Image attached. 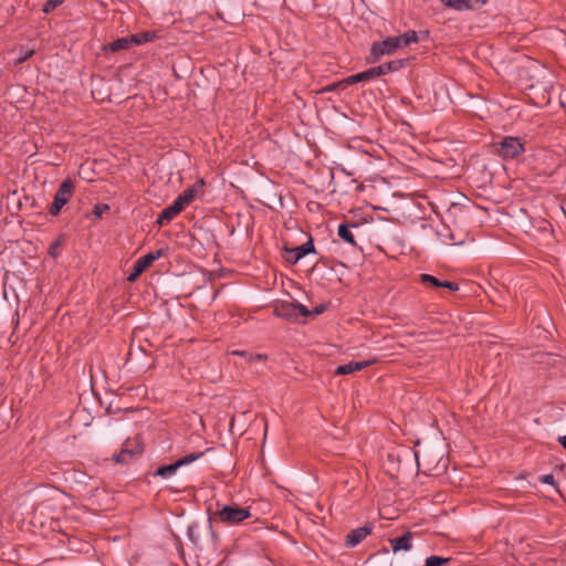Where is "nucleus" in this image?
<instances>
[{
  "instance_id": "1",
  "label": "nucleus",
  "mask_w": 566,
  "mask_h": 566,
  "mask_svg": "<svg viewBox=\"0 0 566 566\" xmlns=\"http://www.w3.org/2000/svg\"><path fill=\"white\" fill-rule=\"evenodd\" d=\"M418 41V35L415 31H408L399 36H390L380 42H375L370 50V62L378 61L382 55L392 54L398 49L408 46Z\"/></svg>"
},
{
  "instance_id": "2",
  "label": "nucleus",
  "mask_w": 566,
  "mask_h": 566,
  "mask_svg": "<svg viewBox=\"0 0 566 566\" xmlns=\"http://www.w3.org/2000/svg\"><path fill=\"white\" fill-rule=\"evenodd\" d=\"M216 516L224 524L234 525L251 517V512L249 509L240 507L235 504L223 505L216 512Z\"/></svg>"
},
{
  "instance_id": "3",
  "label": "nucleus",
  "mask_w": 566,
  "mask_h": 566,
  "mask_svg": "<svg viewBox=\"0 0 566 566\" xmlns=\"http://www.w3.org/2000/svg\"><path fill=\"white\" fill-rule=\"evenodd\" d=\"M74 193V184L67 178L62 181L59 189L55 192L53 202L49 208V213L51 216H57L62 208L69 202Z\"/></svg>"
},
{
  "instance_id": "4",
  "label": "nucleus",
  "mask_w": 566,
  "mask_h": 566,
  "mask_svg": "<svg viewBox=\"0 0 566 566\" xmlns=\"http://www.w3.org/2000/svg\"><path fill=\"white\" fill-rule=\"evenodd\" d=\"M274 314L286 319H296L298 315L310 316V311L302 304L280 302L274 305Z\"/></svg>"
},
{
  "instance_id": "5",
  "label": "nucleus",
  "mask_w": 566,
  "mask_h": 566,
  "mask_svg": "<svg viewBox=\"0 0 566 566\" xmlns=\"http://www.w3.org/2000/svg\"><path fill=\"white\" fill-rule=\"evenodd\" d=\"M496 150L503 158H515L524 153V144L517 137H504L496 145Z\"/></svg>"
},
{
  "instance_id": "6",
  "label": "nucleus",
  "mask_w": 566,
  "mask_h": 566,
  "mask_svg": "<svg viewBox=\"0 0 566 566\" xmlns=\"http://www.w3.org/2000/svg\"><path fill=\"white\" fill-rule=\"evenodd\" d=\"M202 455H203L202 452H195V453H190L188 455L180 458L179 460L175 461L171 464L161 465L154 472V476H160L164 479H168V478L172 476L179 468L195 462Z\"/></svg>"
},
{
  "instance_id": "7",
  "label": "nucleus",
  "mask_w": 566,
  "mask_h": 566,
  "mask_svg": "<svg viewBox=\"0 0 566 566\" xmlns=\"http://www.w3.org/2000/svg\"><path fill=\"white\" fill-rule=\"evenodd\" d=\"M164 255L163 250L151 251L143 256H140L133 265L132 272L129 273L127 280L129 282H134L137 277L149 268L156 260Z\"/></svg>"
},
{
  "instance_id": "8",
  "label": "nucleus",
  "mask_w": 566,
  "mask_h": 566,
  "mask_svg": "<svg viewBox=\"0 0 566 566\" xmlns=\"http://www.w3.org/2000/svg\"><path fill=\"white\" fill-rule=\"evenodd\" d=\"M312 252H315V248L312 238H310L304 244L292 249H286L285 259L290 263H296L298 260Z\"/></svg>"
},
{
  "instance_id": "9",
  "label": "nucleus",
  "mask_w": 566,
  "mask_h": 566,
  "mask_svg": "<svg viewBox=\"0 0 566 566\" xmlns=\"http://www.w3.org/2000/svg\"><path fill=\"white\" fill-rule=\"evenodd\" d=\"M374 78H375L374 77V73H373V70L370 67V69H368V70H366L364 72L350 75V76L339 81L338 83L329 86L328 91H333L336 87L346 88L349 85H353V84H356V83H359V82H367V81H370V80H374Z\"/></svg>"
},
{
  "instance_id": "10",
  "label": "nucleus",
  "mask_w": 566,
  "mask_h": 566,
  "mask_svg": "<svg viewBox=\"0 0 566 566\" xmlns=\"http://www.w3.org/2000/svg\"><path fill=\"white\" fill-rule=\"evenodd\" d=\"M374 527L371 524H366L363 527L352 530L346 536V546L355 547L361 543L368 535L371 534Z\"/></svg>"
},
{
  "instance_id": "11",
  "label": "nucleus",
  "mask_w": 566,
  "mask_h": 566,
  "mask_svg": "<svg viewBox=\"0 0 566 566\" xmlns=\"http://www.w3.org/2000/svg\"><path fill=\"white\" fill-rule=\"evenodd\" d=\"M186 207L178 200L176 199L172 205L168 206L167 208H165L159 217H158V220H157V223L159 226H165L167 223H169L177 214H179Z\"/></svg>"
},
{
  "instance_id": "12",
  "label": "nucleus",
  "mask_w": 566,
  "mask_h": 566,
  "mask_svg": "<svg viewBox=\"0 0 566 566\" xmlns=\"http://www.w3.org/2000/svg\"><path fill=\"white\" fill-rule=\"evenodd\" d=\"M375 363H376L375 359L361 360V361H349L347 364L339 365L336 368L335 374L336 375H349V374H352L354 371H358V370H361V369H364L366 367H369V366H371Z\"/></svg>"
},
{
  "instance_id": "13",
  "label": "nucleus",
  "mask_w": 566,
  "mask_h": 566,
  "mask_svg": "<svg viewBox=\"0 0 566 566\" xmlns=\"http://www.w3.org/2000/svg\"><path fill=\"white\" fill-rule=\"evenodd\" d=\"M419 281L424 284V285H429V286H432V287H444V289H448L450 291H458L459 290V286L457 283L454 282H450V281H440L439 279L430 275V274H420L419 276Z\"/></svg>"
},
{
  "instance_id": "14",
  "label": "nucleus",
  "mask_w": 566,
  "mask_h": 566,
  "mask_svg": "<svg viewBox=\"0 0 566 566\" xmlns=\"http://www.w3.org/2000/svg\"><path fill=\"white\" fill-rule=\"evenodd\" d=\"M203 186H205V181L202 179H200L193 186L186 189L177 199L185 207H187L188 205H190L193 201L196 196L202 190Z\"/></svg>"
},
{
  "instance_id": "15",
  "label": "nucleus",
  "mask_w": 566,
  "mask_h": 566,
  "mask_svg": "<svg viewBox=\"0 0 566 566\" xmlns=\"http://www.w3.org/2000/svg\"><path fill=\"white\" fill-rule=\"evenodd\" d=\"M142 453V448L138 447L136 449L129 448V442L126 441L123 449L114 454L113 459L117 463H127L129 462L136 454Z\"/></svg>"
},
{
  "instance_id": "16",
  "label": "nucleus",
  "mask_w": 566,
  "mask_h": 566,
  "mask_svg": "<svg viewBox=\"0 0 566 566\" xmlns=\"http://www.w3.org/2000/svg\"><path fill=\"white\" fill-rule=\"evenodd\" d=\"M411 541L412 534L409 532L401 537L389 539L394 553L398 551H410L412 547Z\"/></svg>"
},
{
  "instance_id": "17",
  "label": "nucleus",
  "mask_w": 566,
  "mask_h": 566,
  "mask_svg": "<svg viewBox=\"0 0 566 566\" xmlns=\"http://www.w3.org/2000/svg\"><path fill=\"white\" fill-rule=\"evenodd\" d=\"M231 355H238V356L243 357L247 360V363H249L250 365H253L258 361H265L268 359L266 355L252 354V353H248V352H243V350H233V352H231Z\"/></svg>"
},
{
  "instance_id": "18",
  "label": "nucleus",
  "mask_w": 566,
  "mask_h": 566,
  "mask_svg": "<svg viewBox=\"0 0 566 566\" xmlns=\"http://www.w3.org/2000/svg\"><path fill=\"white\" fill-rule=\"evenodd\" d=\"M337 234L339 238H342L347 243L352 244L353 247H356L355 237L350 230V227L347 224H339Z\"/></svg>"
},
{
  "instance_id": "19",
  "label": "nucleus",
  "mask_w": 566,
  "mask_h": 566,
  "mask_svg": "<svg viewBox=\"0 0 566 566\" xmlns=\"http://www.w3.org/2000/svg\"><path fill=\"white\" fill-rule=\"evenodd\" d=\"M132 41H136V39H130V36L127 38H120L115 41H113L108 48L113 52L126 50L132 45Z\"/></svg>"
},
{
  "instance_id": "20",
  "label": "nucleus",
  "mask_w": 566,
  "mask_h": 566,
  "mask_svg": "<svg viewBox=\"0 0 566 566\" xmlns=\"http://www.w3.org/2000/svg\"><path fill=\"white\" fill-rule=\"evenodd\" d=\"M449 562H450V558L432 555L426 559L424 566H442V565L448 564Z\"/></svg>"
},
{
  "instance_id": "21",
  "label": "nucleus",
  "mask_w": 566,
  "mask_h": 566,
  "mask_svg": "<svg viewBox=\"0 0 566 566\" xmlns=\"http://www.w3.org/2000/svg\"><path fill=\"white\" fill-rule=\"evenodd\" d=\"M407 62H408V60H405V59L387 62L386 63L387 64V70L390 73L399 71L400 69H402L407 64Z\"/></svg>"
},
{
  "instance_id": "22",
  "label": "nucleus",
  "mask_w": 566,
  "mask_h": 566,
  "mask_svg": "<svg viewBox=\"0 0 566 566\" xmlns=\"http://www.w3.org/2000/svg\"><path fill=\"white\" fill-rule=\"evenodd\" d=\"M65 0H48L43 6V12L50 13L61 6Z\"/></svg>"
},
{
  "instance_id": "23",
  "label": "nucleus",
  "mask_w": 566,
  "mask_h": 566,
  "mask_svg": "<svg viewBox=\"0 0 566 566\" xmlns=\"http://www.w3.org/2000/svg\"><path fill=\"white\" fill-rule=\"evenodd\" d=\"M441 2H443L447 7H450V8L457 9V10L465 9L464 0H441Z\"/></svg>"
},
{
  "instance_id": "24",
  "label": "nucleus",
  "mask_w": 566,
  "mask_h": 566,
  "mask_svg": "<svg viewBox=\"0 0 566 566\" xmlns=\"http://www.w3.org/2000/svg\"><path fill=\"white\" fill-rule=\"evenodd\" d=\"M371 70H373L375 78L378 77V76L386 75V74L390 73L387 70V64L386 63H384L381 65H378V66H375V67H371Z\"/></svg>"
},
{
  "instance_id": "25",
  "label": "nucleus",
  "mask_w": 566,
  "mask_h": 566,
  "mask_svg": "<svg viewBox=\"0 0 566 566\" xmlns=\"http://www.w3.org/2000/svg\"><path fill=\"white\" fill-rule=\"evenodd\" d=\"M464 7L465 9H478L482 7L486 0H464Z\"/></svg>"
},
{
  "instance_id": "26",
  "label": "nucleus",
  "mask_w": 566,
  "mask_h": 566,
  "mask_svg": "<svg viewBox=\"0 0 566 566\" xmlns=\"http://www.w3.org/2000/svg\"><path fill=\"white\" fill-rule=\"evenodd\" d=\"M130 39H136V41H132V44H142V43L148 41V34H146V33L135 34V35H130Z\"/></svg>"
},
{
  "instance_id": "27",
  "label": "nucleus",
  "mask_w": 566,
  "mask_h": 566,
  "mask_svg": "<svg viewBox=\"0 0 566 566\" xmlns=\"http://www.w3.org/2000/svg\"><path fill=\"white\" fill-rule=\"evenodd\" d=\"M33 53H34V50H33V49H30V50L25 51L23 54H21V55L17 59L15 63H17V64H22V63H23V62H25L28 59H30V57L33 55Z\"/></svg>"
},
{
  "instance_id": "28",
  "label": "nucleus",
  "mask_w": 566,
  "mask_h": 566,
  "mask_svg": "<svg viewBox=\"0 0 566 566\" xmlns=\"http://www.w3.org/2000/svg\"><path fill=\"white\" fill-rule=\"evenodd\" d=\"M109 209L108 205H96L94 207V214L97 217H101L103 212L107 211Z\"/></svg>"
},
{
  "instance_id": "29",
  "label": "nucleus",
  "mask_w": 566,
  "mask_h": 566,
  "mask_svg": "<svg viewBox=\"0 0 566 566\" xmlns=\"http://www.w3.org/2000/svg\"><path fill=\"white\" fill-rule=\"evenodd\" d=\"M539 480L542 483H545V484L553 485L555 483V479H554L553 474L542 475Z\"/></svg>"
},
{
  "instance_id": "30",
  "label": "nucleus",
  "mask_w": 566,
  "mask_h": 566,
  "mask_svg": "<svg viewBox=\"0 0 566 566\" xmlns=\"http://www.w3.org/2000/svg\"><path fill=\"white\" fill-rule=\"evenodd\" d=\"M323 311H324V307L323 306H318L313 312H310V315H314L315 316V315H318V314L323 313Z\"/></svg>"
},
{
  "instance_id": "31",
  "label": "nucleus",
  "mask_w": 566,
  "mask_h": 566,
  "mask_svg": "<svg viewBox=\"0 0 566 566\" xmlns=\"http://www.w3.org/2000/svg\"><path fill=\"white\" fill-rule=\"evenodd\" d=\"M558 442L566 449V436L559 437Z\"/></svg>"
}]
</instances>
